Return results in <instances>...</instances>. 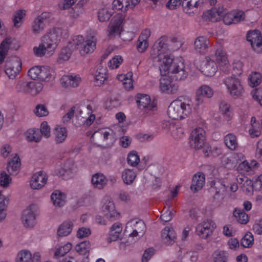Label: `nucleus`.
<instances>
[{"label": "nucleus", "instance_id": "1", "mask_svg": "<svg viewBox=\"0 0 262 262\" xmlns=\"http://www.w3.org/2000/svg\"><path fill=\"white\" fill-rule=\"evenodd\" d=\"M67 36L66 30L61 28L52 29L41 38L39 45L33 48L35 55L38 57H42L45 55L51 56L54 52L61 39Z\"/></svg>", "mask_w": 262, "mask_h": 262}, {"label": "nucleus", "instance_id": "2", "mask_svg": "<svg viewBox=\"0 0 262 262\" xmlns=\"http://www.w3.org/2000/svg\"><path fill=\"white\" fill-rule=\"evenodd\" d=\"M181 43L177 38L169 40L166 36H162L154 44L150 51V58L154 62H158V65L165 59L172 57L170 52L179 49Z\"/></svg>", "mask_w": 262, "mask_h": 262}, {"label": "nucleus", "instance_id": "3", "mask_svg": "<svg viewBox=\"0 0 262 262\" xmlns=\"http://www.w3.org/2000/svg\"><path fill=\"white\" fill-rule=\"evenodd\" d=\"M159 70L162 76L168 75L173 80L181 81L186 78L188 72L186 70L182 58L165 59L159 64Z\"/></svg>", "mask_w": 262, "mask_h": 262}, {"label": "nucleus", "instance_id": "4", "mask_svg": "<svg viewBox=\"0 0 262 262\" xmlns=\"http://www.w3.org/2000/svg\"><path fill=\"white\" fill-rule=\"evenodd\" d=\"M193 103L190 99L175 100L169 105L167 114L173 120H182L187 117L192 112Z\"/></svg>", "mask_w": 262, "mask_h": 262}, {"label": "nucleus", "instance_id": "5", "mask_svg": "<svg viewBox=\"0 0 262 262\" xmlns=\"http://www.w3.org/2000/svg\"><path fill=\"white\" fill-rule=\"evenodd\" d=\"M223 83L229 95L234 98L242 97L245 90L241 80L233 76H228L224 78Z\"/></svg>", "mask_w": 262, "mask_h": 262}, {"label": "nucleus", "instance_id": "6", "mask_svg": "<svg viewBox=\"0 0 262 262\" xmlns=\"http://www.w3.org/2000/svg\"><path fill=\"white\" fill-rule=\"evenodd\" d=\"M92 107L88 105L86 108H84V111L79 107H77L75 119L73 123L76 126H80L85 124L89 126L92 124L95 119V116L92 114Z\"/></svg>", "mask_w": 262, "mask_h": 262}, {"label": "nucleus", "instance_id": "7", "mask_svg": "<svg viewBox=\"0 0 262 262\" xmlns=\"http://www.w3.org/2000/svg\"><path fill=\"white\" fill-rule=\"evenodd\" d=\"M91 141L98 146L110 145L115 140L113 131L109 129H100L91 136Z\"/></svg>", "mask_w": 262, "mask_h": 262}, {"label": "nucleus", "instance_id": "8", "mask_svg": "<svg viewBox=\"0 0 262 262\" xmlns=\"http://www.w3.org/2000/svg\"><path fill=\"white\" fill-rule=\"evenodd\" d=\"M101 210L104 216L110 221H114L119 217V213L116 209L112 199L109 196H105L101 201Z\"/></svg>", "mask_w": 262, "mask_h": 262}, {"label": "nucleus", "instance_id": "9", "mask_svg": "<svg viewBox=\"0 0 262 262\" xmlns=\"http://www.w3.org/2000/svg\"><path fill=\"white\" fill-rule=\"evenodd\" d=\"M211 191L214 193L213 196V203L220 207L224 202L226 195L228 187L220 180H214L211 183Z\"/></svg>", "mask_w": 262, "mask_h": 262}, {"label": "nucleus", "instance_id": "10", "mask_svg": "<svg viewBox=\"0 0 262 262\" xmlns=\"http://www.w3.org/2000/svg\"><path fill=\"white\" fill-rule=\"evenodd\" d=\"M21 60L18 57H8L5 63V72L6 74L10 79H15L21 70Z\"/></svg>", "mask_w": 262, "mask_h": 262}, {"label": "nucleus", "instance_id": "11", "mask_svg": "<svg viewBox=\"0 0 262 262\" xmlns=\"http://www.w3.org/2000/svg\"><path fill=\"white\" fill-rule=\"evenodd\" d=\"M146 229L144 222L138 219H132L126 224L125 231L131 237L142 236Z\"/></svg>", "mask_w": 262, "mask_h": 262}, {"label": "nucleus", "instance_id": "12", "mask_svg": "<svg viewBox=\"0 0 262 262\" xmlns=\"http://www.w3.org/2000/svg\"><path fill=\"white\" fill-rule=\"evenodd\" d=\"M41 84L33 81H26L23 80L18 81L16 86V90L21 93L28 94L32 96L38 94L42 90Z\"/></svg>", "mask_w": 262, "mask_h": 262}, {"label": "nucleus", "instance_id": "13", "mask_svg": "<svg viewBox=\"0 0 262 262\" xmlns=\"http://www.w3.org/2000/svg\"><path fill=\"white\" fill-rule=\"evenodd\" d=\"M205 132L201 127H196L191 133L189 143L191 147L198 150L202 148L205 144Z\"/></svg>", "mask_w": 262, "mask_h": 262}, {"label": "nucleus", "instance_id": "14", "mask_svg": "<svg viewBox=\"0 0 262 262\" xmlns=\"http://www.w3.org/2000/svg\"><path fill=\"white\" fill-rule=\"evenodd\" d=\"M37 216L36 206L34 205H30L23 212L21 216L23 224L27 228H33L36 224Z\"/></svg>", "mask_w": 262, "mask_h": 262}, {"label": "nucleus", "instance_id": "15", "mask_svg": "<svg viewBox=\"0 0 262 262\" xmlns=\"http://www.w3.org/2000/svg\"><path fill=\"white\" fill-rule=\"evenodd\" d=\"M246 38L254 51L258 53L262 52V36L259 31H250L247 33Z\"/></svg>", "mask_w": 262, "mask_h": 262}, {"label": "nucleus", "instance_id": "16", "mask_svg": "<svg viewBox=\"0 0 262 262\" xmlns=\"http://www.w3.org/2000/svg\"><path fill=\"white\" fill-rule=\"evenodd\" d=\"M124 17L118 14L115 16L109 24L108 27V35L110 37L119 35L122 30Z\"/></svg>", "mask_w": 262, "mask_h": 262}, {"label": "nucleus", "instance_id": "17", "mask_svg": "<svg viewBox=\"0 0 262 262\" xmlns=\"http://www.w3.org/2000/svg\"><path fill=\"white\" fill-rule=\"evenodd\" d=\"M215 48V57L220 69L224 73H228L230 65L226 53L219 45H216Z\"/></svg>", "mask_w": 262, "mask_h": 262}, {"label": "nucleus", "instance_id": "18", "mask_svg": "<svg viewBox=\"0 0 262 262\" xmlns=\"http://www.w3.org/2000/svg\"><path fill=\"white\" fill-rule=\"evenodd\" d=\"M213 95V90L207 85H202L200 86L195 92V106H199L202 105L205 98H210Z\"/></svg>", "mask_w": 262, "mask_h": 262}, {"label": "nucleus", "instance_id": "19", "mask_svg": "<svg viewBox=\"0 0 262 262\" xmlns=\"http://www.w3.org/2000/svg\"><path fill=\"white\" fill-rule=\"evenodd\" d=\"M48 175L43 171L34 173L30 180V186L33 189H40L45 186L48 180Z\"/></svg>", "mask_w": 262, "mask_h": 262}, {"label": "nucleus", "instance_id": "20", "mask_svg": "<svg viewBox=\"0 0 262 262\" xmlns=\"http://www.w3.org/2000/svg\"><path fill=\"white\" fill-rule=\"evenodd\" d=\"M215 228L214 223L211 220H207L199 224L196 227V232L198 235L203 238H206L212 233Z\"/></svg>", "mask_w": 262, "mask_h": 262}, {"label": "nucleus", "instance_id": "21", "mask_svg": "<svg viewBox=\"0 0 262 262\" xmlns=\"http://www.w3.org/2000/svg\"><path fill=\"white\" fill-rule=\"evenodd\" d=\"M96 34L94 32H92L90 35L86 37V39L84 40L82 49H80V54L84 55L93 53L96 49Z\"/></svg>", "mask_w": 262, "mask_h": 262}, {"label": "nucleus", "instance_id": "22", "mask_svg": "<svg viewBox=\"0 0 262 262\" xmlns=\"http://www.w3.org/2000/svg\"><path fill=\"white\" fill-rule=\"evenodd\" d=\"M245 18V13L244 12L239 10H234L228 12L226 9V13L224 15L222 19L226 25H230L232 24H236Z\"/></svg>", "mask_w": 262, "mask_h": 262}, {"label": "nucleus", "instance_id": "23", "mask_svg": "<svg viewBox=\"0 0 262 262\" xmlns=\"http://www.w3.org/2000/svg\"><path fill=\"white\" fill-rule=\"evenodd\" d=\"M75 171L74 164L72 160H68L60 167L55 170V173L62 176L63 179H69L73 176Z\"/></svg>", "mask_w": 262, "mask_h": 262}, {"label": "nucleus", "instance_id": "24", "mask_svg": "<svg viewBox=\"0 0 262 262\" xmlns=\"http://www.w3.org/2000/svg\"><path fill=\"white\" fill-rule=\"evenodd\" d=\"M203 4V0H184L182 3L183 11L188 15H192L198 12Z\"/></svg>", "mask_w": 262, "mask_h": 262}, {"label": "nucleus", "instance_id": "25", "mask_svg": "<svg viewBox=\"0 0 262 262\" xmlns=\"http://www.w3.org/2000/svg\"><path fill=\"white\" fill-rule=\"evenodd\" d=\"M80 76L76 74L63 75L60 79L61 85L65 88H75L81 82Z\"/></svg>", "mask_w": 262, "mask_h": 262}, {"label": "nucleus", "instance_id": "26", "mask_svg": "<svg viewBox=\"0 0 262 262\" xmlns=\"http://www.w3.org/2000/svg\"><path fill=\"white\" fill-rule=\"evenodd\" d=\"M137 103L139 108L145 113H148L149 111L153 110L155 107L154 104L151 103L150 97L146 94H138Z\"/></svg>", "mask_w": 262, "mask_h": 262}, {"label": "nucleus", "instance_id": "27", "mask_svg": "<svg viewBox=\"0 0 262 262\" xmlns=\"http://www.w3.org/2000/svg\"><path fill=\"white\" fill-rule=\"evenodd\" d=\"M47 21L46 13H42L37 16L32 23L31 31L34 34H39L45 28Z\"/></svg>", "mask_w": 262, "mask_h": 262}, {"label": "nucleus", "instance_id": "28", "mask_svg": "<svg viewBox=\"0 0 262 262\" xmlns=\"http://www.w3.org/2000/svg\"><path fill=\"white\" fill-rule=\"evenodd\" d=\"M73 228V222L71 220H66L61 224L57 230V236L62 237L69 235Z\"/></svg>", "mask_w": 262, "mask_h": 262}, {"label": "nucleus", "instance_id": "29", "mask_svg": "<svg viewBox=\"0 0 262 262\" xmlns=\"http://www.w3.org/2000/svg\"><path fill=\"white\" fill-rule=\"evenodd\" d=\"M176 238V233L172 228L165 227L161 232V239L166 245H172Z\"/></svg>", "mask_w": 262, "mask_h": 262}, {"label": "nucleus", "instance_id": "30", "mask_svg": "<svg viewBox=\"0 0 262 262\" xmlns=\"http://www.w3.org/2000/svg\"><path fill=\"white\" fill-rule=\"evenodd\" d=\"M226 13V9L223 7H219L217 9L213 8L209 10L204 15L211 21H218L220 20L224 15Z\"/></svg>", "mask_w": 262, "mask_h": 262}, {"label": "nucleus", "instance_id": "31", "mask_svg": "<svg viewBox=\"0 0 262 262\" xmlns=\"http://www.w3.org/2000/svg\"><path fill=\"white\" fill-rule=\"evenodd\" d=\"M194 45V50L197 53L204 54L207 52L209 41L206 37L199 36L196 38Z\"/></svg>", "mask_w": 262, "mask_h": 262}, {"label": "nucleus", "instance_id": "32", "mask_svg": "<svg viewBox=\"0 0 262 262\" xmlns=\"http://www.w3.org/2000/svg\"><path fill=\"white\" fill-rule=\"evenodd\" d=\"M108 180L102 173H96L92 176L91 182L92 185L95 188L102 189L107 183Z\"/></svg>", "mask_w": 262, "mask_h": 262}, {"label": "nucleus", "instance_id": "33", "mask_svg": "<svg viewBox=\"0 0 262 262\" xmlns=\"http://www.w3.org/2000/svg\"><path fill=\"white\" fill-rule=\"evenodd\" d=\"M217 70L216 63L210 57L206 58L205 62L202 67V72L207 76H212Z\"/></svg>", "mask_w": 262, "mask_h": 262}, {"label": "nucleus", "instance_id": "34", "mask_svg": "<svg viewBox=\"0 0 262 262\" xmlns=\"http://www.w3.org/2000/svg\"><path fill=\"white\" fill-rule=\"evenodd\" d=\"M205 176L201 172L196 173L192 178V183L190 186L191 190L195 192L201 189L205 184Z\"/></svg>", "mask_w": 262, "mask_h": 262}, {"label": "nucleus", "instance_id": "35", "mask_svg": "<svg viewBox=\"0 0 262 262\" xmlns=\"http://www.w3.org/2000/svg\"><path fill=\"white\" fill-rule=\"evenodd\" d=\"M54 140L57 144L63 143L68 136V131L65 127L57 125L54 129Z\"/></svg>", "mask_w": 262, "mask_h": 262}, {"label": "nucleus", "instance_id": "36", "mask_svg": "<svg viewBox=\"0 0 262 262\" xmlns=\"http://www.w3.org/2000/svg\"><path fill=\"white\" fill-rule=\"evenodd\" d=\"M26 139L30 142L38 143L41 140L39 129L33 128L28 129L25 133Z\"/></svg>", "mask_w": 262, "mask_h": 262}, {"label": "nucleus", "instance_id": "37", "mask_svg": "<svg viewBox=\"0 0 262 262\" xmlns=\"http://www.w3.org/2000/svg\"><path fill=\"white\" fill-rule=\"evenodd\" d=\"M55 71L48 66H42L39 80L50 81L55 78Z\"/></svg>", "mask_w": 262, "mask_h": 262}, {"label": "nucleus", "instance_id": "38", "mask_svg": "<svg viewBox=\"0 0 262 262\" xmlns=\"http://www.w3.org/2000/svg\"><path fill=\"white\" fill-rule=\"evenodd\" d=\"M51 199L55 207H61L66 203V195L59 190L54 191L51 195Z\"/></svg>", "mask_w": 262, "mask_h": 262}, {"label": "nucleus", "instance_id": "39", "mask_svg": "<svg viewBox=\"0 0 262 262\" xmlns=\"http://www.w3.org/2000/svg\"><path fill=\"white\" fill-rule=\"evenodd\" d=\"M113 10L110 6H105L98 11V18L101 22L108 20L113 15Z\"/></svg>", "mask_w": 262, "mask_h": 262}, {"label": "nucleus", "instance_id": "40", "mask_svg": "<svg viewBox=\"0 0 262 262\" xmlns=\"http://www.w3.org/2000/svg\"><path fill=\"white\" fill-rule=\"evenodd\" d=\"M20 166V160L17 155L9 162L7 166V170L8 172L12 175H16L19 169Z\"/></svg>", "mask_w": 262, "mask_h": 262}, {"label": "nucleus", "instance_id": "41", "mask_svg": "<svg viewBox=\"0 0 262 262\" xmlns=\"http://www.w3.org/2000/svg\"><path fill=\"white\" fill-rule=\"evenodd\" d=\"M12 39L10 37L6 38L0 45V64L3 63L10 48Z\"/></svg>", "mask_w": 262, "mask_h": 262}, {"label": "nucleus", "instance_id": "42", "mask_svg": "<svg viewBox=\"0 0 262 262\" xmlns=\"http://www.w3.org/2000/svg\"><path fill=\"white\" fill-rule=\"evenodd\" d=\"M107 70L106 67L100 66L96 72L95 79L96 84L100 85L107 79Z\"/></svg>", "mask_w": 262, "mask_h": 262}, {"label": "nucleus", "instance_id": "43", "mask_svg": "<svg viewBox=\"0 0 262 262\" xmlns=\"http://www.w3.org/2000/svg\"><path fill=\"white\" fill-rule=\"evenodd\" d=\"M122 230L121 224L119 223H115L111 228L109 234L110 242L116 241L119 236Z\"/></svg>", "mask_w": 262, "mask_h": 262}, {"label": "nucleus", "instance_id": "44", "mask_svg": "<svg viewBox=\"0 0 262 262\" xmlns=\"http://www.w3.org/2000/svg\"><path fill=\"white\" fill-rule=\"evenodd\" d=\"M136 177V173L132 169H126L122 172V179L127 185L132 184Z\"/></svg>", "mask_w": 262, "mask_h": 262}, {"label": "nucleus", "instance_id": "45", "mask_svg": "<svg viewBox=\"0 0 262 262\" xmlns=\"http://www.w3.org/2000/svg\"><path fill=\"white\" fill-rule=\"evenodd\" d=\"M226 145L231 150H235L238 147L236 137L232 134H228L224 138Z\"/></svg>", "mask_w": 262, "mask_h": 262}, {"label": "nucleus", "instance_id": "46", "mask_svg": "<svg viewBox=\"0 0 262 262\" xmlns=\"http://www.w3.org/2000/svg\"><path fill=\"white\" fill-rule=\"evenodd\" d=\"M233 215L238 222L242 224H246L249 221V216L244 211L240 208H235Z\"/></svg>", "mask_w": 262, "mask_h": 262}, {"label": "nucleus", "instance_id": "47", "mask_svg": "<svg viewBox=\"0 0 262 262\" xmlns=\"http://www.w3.org/2000/svg\"><path fill=\"white\" fill-rule=\"evenodd\" d=\"M72 51L73 50L68 45L63 48L59 53L57 61L60 63L68 60L72 55Z\"/></svg>", "mask_w": 262, "mask_h": 262}, {"label": "nucleus", "instance_id": "48", "mask_svg": "<svg viewBox=\"0 0 262 262\" xmlns=\"http://www.w3.org/2000/svg\"><path fill=\"white\" fill-rule=\"evenodd\" d=\"M228 257V253L223 250H216L212 254L213 262H227Z\"/></svg>", "mask_w": 262, "mask_h": 262}, {"label": "nucleus", "instance_id": "49", "mask_svg": "<svg viewBox=\"0 0 262 262\" xmlns=\"http://www.w3.org/2000/svg\"><path fill=\"white\" fill-rule=\"evenodd\" d=\"M72 247V245L70 243H67L64 245L56 247L54 256L56 258L63 256L70 251Z\"/></svg>", "mask_w": 262, "mask_h": 262}, {"label": "nucleus", "instance_id": "50", "mask_svg": "<svg viewBox=\"0 0 262 262\" xmlns=\"http://www.w3.org/2000/svg\"><path fill=\"white\" fill-rule=\"evenodd\" d=\"M84 38L81 35H77L73 37L72 40L69 41L68 46L73 51L75 49H82V46L84 43Z\"/></svg>", "mask_w": 262, "mask_h": 262}, {"label": "nucleus", "instance_id": "51", "mask_svg": "<svg viewBox=\"0 0 262 262\" xmlns=\"http://www.w3.org/2000/svg\"><path fill=\"white\" fill-rule=\"evenodd\" d=\"M257 165V162L253 161L249 164L247 161H244L238 165L237 169L241 173L249 172Z\"/></svg>", "mask_w": 262, "mask_h": 262}, {"label": "nucleus", "instance_id": "52", "mask_svg": "<svg viewBox=\"0 0 262 262\" xmlns=\"http://www.w3.org/2000/svg\"><path fill=\"white\" fill-rule=\"evenodd\" d=\"M32 254L28 250L24 249L20 251L16 257V262H31Z\"/></svg>", "mask_w": 262, "mask_h": 262}, {"label": "nucleus", "instance_id": "53", "mask_svg": "<svg viewBox=\"0 0 262 262\" xmlns=\"http://www.w3.org/2000/svg\"><path fill=\"white\" fill-rule=\"evenodd\" d=\"M112 5L114 9L125 12L128 10L130 3L128 0H114Z\"/></svg>", "mask_w": 262, "mask_h": 262}, {"label": "nucleus", "instance_id": "54", "mask_svg": "<svg viewBox=\"0 0 262 262\" xmlns=\"http://www.w3.org/2000/svg\"><path fill=\"white\" fill-rule=\"evenodd\" d=\"M91 248V244L89 241L82 242L75 246V250L80 254L85 255L89 252Z\"/></svg>", "mask_w": 262, "mask_h": 262}, {"label": "nucleus", "instance_id": "55", "mask_svg": "<svg viewBox=\"0 0 262 262\" xmlns=\"http://www.w3.org/2000/svg\"><path fill=\"white\" fill-rule=\"evenodd\" d=\"M232 75L235 77L239 76L242 74L244 72V64L239 60L235 61L232 64Z\"/></svg>", "mask_w": 262, "mask_h": 262}, {"label": "nucleus", "instance_id": "56", "mask_svg": "<svg viewBox=\"0 0 262 262\" xmlns=\"http://www.w3.org/2000/svg\"><path fill=\"white\" fill-rule=\"evenodd\" d=\"M84 0L79 1L75 7L71 11V15L73 18H77L79 17L83 12L82 7Z\"/></svg>", "mask_w": 262, "mask_h": 262}, {"label": "nucleus", "instance_id": "57", "mask_svg": "<svg viewBox=\"0 0 262 262\" xmlns=\"http://www.w3.org/2000/svg\"><path fill=\"white\" fill-rule=\"evenodd\" d=\"M249 84L252 87H254L260 84L261 81V76L258 72L251 73L248 78Z\"/></svg>", "mask_w": 262, "mask_h": 262}, {"label": "nucleus", "instance_id": "58", "mask_svg": "<svg viewBox=\"0 0 262 262\" xmlns=\"http://www.w3.org/2000/svg\"><path fill=\"white\" fill-rule=\"evenodd\" d=\"M140 162V158L135 151H130L127 157V163L132 166H136Z\"/></svg>", "mask_w": 262, "mask_h": 262}, {"label": "nucleus", "instance_id": "59", "mask_svg": "<svg viewBox=\"0 0 262 262\" xmlns=\"http://www.w3.org/2000/svg\"><path fill=\"white\" fill-rule=\"evenodd\" d=\"M26 15L25 10H20L15 12L14 15V25L15 27H19L21 23L22 19Z\"/></svg>", "mask_w": 262, "mask_h": 262}, {"label": "nucleus", "instance_id": "60", "mask_svg": "<svg viewBox=\"0 0 262 262\" xmlns=\"http://www.w3.org/2000/svg\"><path fill=\"white\" fill-rule=\"evenodd\" d=\"M41 67L35 66L31 68L28 71V76L34 80H39Z\"/></svg>", "mask_w": 262, "mask_h": 262}, {"label": "nucleus", "instance_id": "61", "mask_svg": "<svg viewBox=\"0 0 262 262\" xmlns=\"http://www.w3.org/2000/svg\"><path fill=\"white\" fill-rule=\"evenodd\" d=\"M34 113L37 117H44L49 114V111L46 106L42 104H38L34 110Z\"/></svg>", "mask_w": 262, "mask_h": 262}, {"label": "nucleus", "instance_id": "62", "mask_svg": "<svg viewBox=\"0 0 262 262\" xmlns=\"http://www.w3.org/2000/svg\"><path fill=\"white\" fill-rule=\"evenodd\" d=\"M123 58L121 56H114L108 63V66L112 69H117L122 63Z\"/></svg>", "mask_w": 262, "mask_h": 262}, {"label": "nucleus", "instance_id": "63", "mask_svg": "<svg viewBox=\"0 0 262 262\" xmlns=\"http://www.w3.org/2000/svg\"><path fill=\"white\" fill-rule=\"evenodd\" d=\"M253 243V237L251 233L246 234L244 237L241 239V244L245 248L251 247Z\"/></svg>", "mask_w": 262, "mask_h": 262}, {"label": "nucleus", "instance_id": "64", "mask_svg": "<svg viewBox=\"0 0 262 262\" xmlns=\"http://www.w3.org/2000/svg\"><path fill=\"white\" fill-rule=\"evenodd\" d=\"M39 131L41 136H42L46 138H48L50 137V127L47 122L43 121L41 123Z\"/></svg>", "mask_w": 262, "mask_h": 262}]
</instances>
